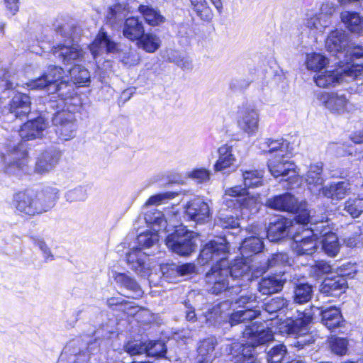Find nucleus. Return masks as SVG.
<instances>
[{"label": "nucleus", "mask_w": 363, "mask_h": 363, "mask_svg": "<svg viewBox=\"0 0 363 363\" xmlns=\"http://www.w3.org/2000/svg\"><path fill=\"white\" fill-rule=\"evenodd\" d=\"M59 196L60 190L55 186L28 189L13 194L11 205L18 215L31 217L53 208Z\"/></svg>", "instance_id": "3"}, {"label": "nucleus", "mask_w": 363, "mask_h": 363, "mask_svg": "<svg viewBox=\"0 0 363 363\" xmlns=\"http://www.w3.org/2000/svg\"><path fill=\"white\" fill-rule=\"evenodd\" d=\"M147 255L140 248L133 247L127 255V262L130 269L133 271L144 272L146 268Z\"/></svg>", "instance_id": "33"}, {"label": "nucleus", "mask_w": 363, "mask_h": 363, "mask_svg": "<svg viewBox=\"0 0 363 363\" xmlns=\"http://www.w3.org/2000/svg\"><path fill=\"white\" fill-rule=\"evenodd\" d=\"M315 230H304V237L300 238L296 235L294 237L292 249L298 255H312L318 247L317 234L313 233Z\"/></svg>", "instance_id": "16"}, {"label": "nucleus", "mask_w": 363, "mask_h": 363, "mask_svg": "<svg viewBox=\"0 0 363 363\" xmlns=\"http://www.w3.org/2000/svg\"><path fill=\"white\" fill-rule=\"evenodd\" d=\"M145 353L147 356L164 357L167 352V347L162 341H151L146 344Z\"/></svg>", "instance_id": "53"}, {"label": "nucleus", "mask_w": 363, "mask_h": 363, "mask_svg": "<svg viewBox=\"0 0 363 363\" xmlns=\"http://www.w3.org/2000/svg\"><path fill=\"white\" fill-rule=\"evenodd\" d=\"M322 322L330 330L340 326L342 315L335 307H331L321 311Z\"/></svg>", "instance_id": "40"}, {"label": "nucleus", "mask_w": 363, "mask_h": 363, "mask_svg": "<svg viewBox=\"0 0 363 363\" xmlns=\"http://www.w3.org/2000/svg\"><path fill=\"white\" fill-rule=\"evenodd\" d=\"M329 150L334 152L338 157L352 155V147L345 144L333 143L329 145Z\"/></svg>", "instance_id": "64"}, {"label": "nucleus", "mask_w": 363, "mask_h": 363, "mask_svg": "<svg viewBox=\"0 0 363 363\" xmlns=\"http://www.w3.org/2000/svg\"><path fill=\"white\" fill-rule=\"evenodd\" d=\"M159 231L146 230L141 233L137 238L138 243L143 247H150L159 241Z\"/></svg>", "instance_id": "48"}, {"label": "nucleus", "mask_w": 363, "mask_h": 363, "mask_svg": "<svg viewBox=\"0 0 363 363\" xmlns=\"http://www.w3.org/2000/svg\"><path fill=\"white\" fill-rule=\"evenodd\" d=\"M90 51L94 58L104 53H116L118 45L101 29L94 42L89 45Z\"/></svg>", "instance_id": "20"}, {"label": "nucleus", "mask_w": 363, "mask_h": 363, "mask_svg": "<svg viewBox=\"0 0 363 363\" xmlns=\"http://www.w3.org/2000/svg\"><path fill=\"white\" fill-rule=\"evenodd\" d=\"M60 156V152L56 150L43 152L36 161L35 172L40 174L51 172L57 164Z\"/></svg>", "instance_id": "26"}, {"label": "nucleus", "mask_w": 363, "mask_h": 363, "mask_svg": "<svg viewBox=\"0 0 363 363\" xmlns=\"http://www.w3.org/2000/svg\"><path fill=\"white\" fill-rule=\"evenodd\" d=\"M229 197L238 199L250 198L247 189L244 186H235L226 189L223 198L229 199Z\"/></svg>", "instance_id": "59"}, {"label": "nucleus", "mask_w": 363, "mask_h": 363, "mask_svg": "<svg viewBox=\"0 0 363 363\" xmlns=\"http://www.w3.org/2000/svg\"><path fill=\"white\" fill-rule=\"evenodd\" d=\"M344 209L354 218L363 213V194L350 197L345 202Z\"/></svg>", "instance_id": "43"}, {"label": "nucleus", "mask_w": 363, "mask_h": 363, "mask_svg": "<svg viewBox=\"0 0 363 363\" xmlns=\"http://www.w3.org/2000/svg\"><path fill=\"white\" fill-rule=\"evenodd\" d=\"M320 103L331 113L345 116L354 110L346 96L337 92H322L318 95Z\"/></svg>", "instance_id": "12"}, {"label": "nucleus", "mask_w": 363, "mask_h": 363, "mask_svg": "<svg viewBox=\"0 0 363 363\" xmlns=\"http://www.w3.org/2000/svg\"><path fill=\"white\" fill-rule=\"evenodd\" d=\"M189 177L195 180L197 183H204L209 181L211 171L206 168H199L191 171L188 174Z\"/></svg>", "instance_id": "62"}, {"label": "nucleus", "mask_w": 363, "mask_h": 363, "mask_svg": "<svg viewBox=\"0 0 363 363\" xmlns=\"http://www.w3.org/2000/svg\"><path fill=\"white\" fill-rule=\"evenodd\" d=\"M348 35L342 30H335L330 33L326 42V49L334 54H341L348 46Z\"/></svg>", "instance_id": "27"}, {"label": "nucleus", "mask_w": 363, "mask_h": 363, "mask_svg": "<svg viewBox=\"0 0 363 363\" xmlns=\"http://www.w3.org/2000/svg\"><path fill=\"white\" fill-rule=\"evenodd\" d=\"M223 199L225 205L228 208L233 209H238L242 207L249 208L250 205L255 203L256 201V199L254 197L244 199L229 197V199L223 198Z\"/></svg>", "instance_id": "50"}, {"label": "nucleus", "mask_w": 363, "mask_h": 363, "mask_svg": "<svg viewBox=\"0 0 363 363\" xmlns=\"http://www.w3.org/2000/svg\"><path fill=\"white\" fill-rule=\"evenodd\" d=\"M177 194L174 192L160 193L150 196L145 202V206L160 205L174 199Z\"/></svg>", "instance_id": "58"}, {"label": "nucleus", "mask_w": 363, "mask_h": 363, "mask_svg": "<svg viewBox=\"0 0 363 363\" xmlns=\"http://www.w3.org/2000/svg\"><path fill=\"white\" fill-rule=\"evenodd\" d=\"M350 72L347 67L340 65L333 70L320 71L313 77V80L316 85L321 88H328L335 86L342 82H349L351 80Z\"/></svg>", "instance_id": "14"}, {"label": "nucleus", "mask_w": 363, "mask_h": 363, "mask_svg": "<svg viewBox=\"0 0 363 363\" xmlns=\"http://www.w3.org/2000/svg\"><path fill=\"white\" fill-rule=\"evenodd\" d=\"M320 234L323 236L322 240L323 250L329 256H335L340 250V244L336 234L331 232L320 231Z\"/></svg>", "instance_id": "36"}, {"label": "nucleus", "mask_w": 363, "mask_h": 363, "mask_svg": "<svg viewBox=\"0 0 363 363\" xmlns=\"http://www.w3.org/2000/svg\"><path fill=\"white\" fill-rule=\"evenodd\" d=\"M65 197L68 202L85 201L87 198V191L84 186H77L66 192Z\"/></svg>", "instance_id": "55"}, {"label": "nucleus", "mask_w": 363, "mask_h": 363, "mask_svg": "<svg viewBox=\"0 0 363 363\" xmlns=\"http://www.w3.org/2000/svg\"><path fill=\"white\" fill-rule=\"evenodd\" d=\"M225 275L226 277H224L223 274H217V277H215L216 281L211 289L213 294H220L229 288V281L227 279L230 278L233 280V274H225Z\"/></svg>", "instance_id": "56"}, {"label": "nucleus", "mask_w": 363, "mask_h": 363, "mask_svg": "<svg viewBox=\"0 0 363 363\" xmlns=\"http://www.w3.org/2000/svg\"><path fill=\"white\" fill-rule=\"evenodd\" d=\"M340 63L352 72V74H350L351 79H354L363 73V47H350L346 52L345 61Z\"/></svg>", "instance_id": "18"}, {"label": "nucleus", "mask_w": 363, "mask_h": 363, "mask_svg": "<svg viewBox=\"0 0 363 363\" xmlns=\"http://www.w3.org/2000/svg\"><path fill=\"white\" fill-rule=\"evenodd\" d=\"M323 164L322 162L312 163L303 176L308 189L315 194H320L325 179L323 177Z\"/></svg>", "instance_id": "19"}, {"label": "nucleus", "mask_w": 363, "mask_h": 363, "mask_svg": "<svg viewBox=\"0 0 363 363\" xmlns=\"http://www.w3.org/2000/svg\"><path fill=\"white\" fill-rule=\"evenodd\" d=\"M161 272H194L196 270L194 264L177 265L174 263H165L160 265Z\"/></svg>", "instance_id": "52"}, {"label": "nucleus", "mask_w": 363, "mask_h": 363, "mask_svg": "<svg viewBox=\"0 0 363 363\" xmlns=\"http://www.w3.org/2000/svg\"><path fill=\"white\" fill-rule=\"evenodd\" d=\"M138 40V47L149 53L155 52L161 45L160 38L151 33H143Z\"/></svg>", "instance_id": "37"}, {"label": "nucleus", "mask_w": 363, "mask_h": 363, "mask_svg": "<svg viewBox=\"0 0 363 363\" xmlns=\"http://www.w3.org/2000/svg\"><path fill=\"white\" fill-rule=\"evenodd\" d=\"M288 261L289 257L285 253H277L272 255L271 258L268 259L264 264H261L259 267H256L255 268L254 272H266L273 267L284 265L288 262Z\"/></svg>", "instance_id": "45"}, {"label": "nucleus", "mask_w": 363, "mask_h": 363, "mask_svg": "<svg viewBox=\"0 0 363 363\" xmlns=\"http://www.w3.org/2000/svg\"><path fill=\"white\" fill-rule=\"evenodd\" d=\"M328 63V60L321 54L313 52L306 55V65L309 70L318 72Z\"/></svg>", "instance_id": "44"}, {"label": "nucleus", "mask_w": 363, "mask_h": 363, "mask_svg": "<svg viewBox=\"0 0 363 363\" xmlns=\"http://www.w3.org/2000/svg\"><path fill=\"white\" fill-rule=\"evenodd\" d=\"M53 26L57 34L67 39L72 38L77 29L74 21L69 18L60 17Z\"/></svg>", "instance_id": "34"}, {"label": "nucleus", "mask_w": 363, "mask_h": 363, "mask_svg": "<svg viewBox=\"0 0 363 363\" xmlns=\"http://www.w3.org/2000/svg\"><path fill=\"white\" fill-rule=\"evenodd\" d=\"M30 111V97L24 94L18 93L11 99L9 112L16 118L23 119Z\"/></svg>", "instance_id": "28"}, {"label": "nucleus", "mask_w": 363, "mask_h": 363, "mask_svg": "<svg viewBox=\"0 0 363 363\" xmlns=\"http://www.w3.org/2000/svg\"><path fill=\"white\" fill-rule=\"evenodd\" d=\"M123 348L130 356L145 353V350H147L146 344L138 341L128 342Z\"/></svg>", "instance_id": "61"}, {"label": "nucleus", "mask_w": 363, "mask_h": 363, "mask_svg": "<svg viewBox=\"0 0 363 363\" xmlns=\"http://www.w3.org/2000/svg\"><path fill=\"white\" fill-rule=\"evenodd\" d=\"M185 213L190 220L197 223L209 221L211 215L208 204L200 198L189 201L185 207Z\"/></svg>", "instance_id": "17"}, {"label": "nucleus", "mask_w": 363, "mask_h": 363, "mask_svg": "<svg viewBox=\"0 0 363 363\" xmlns=\"http://www.w3.org/2000/svg\"><path fill=\"white\" fill-rule=\"evenodd\" d=\"M217 344L216 338L212 336L201 341L198 347V352L203 359L197 363H211L216 357L214 350Z\"/></svg>", "instance_id": "32"}, {"label": "nucleus", "mask_w": 363, "mask_h": 363, "mask_svg": "<svg viewBox=\"0 0 363 363\" xmlns=\"http://www.w3.org/2000/svg\"><path fill=\"white\" fill-rule=\"evenodd\" d=\"M250 236L245 238L240 246L241 257L233 262H229L226 258L228 246L225 239L219 238L206 243L201 250L198 262L204 265L213 262L210 272H254V264L251 257L261 252L264 247L262 230L257 225L250 226L247 228Z\"/></svg>", "instance_id": "1"}, {"label": "nucleus", "mask_w": 363, "mask_h": 363, "mask_svg": "<svg viewBox=\"0 0 363 363\" xmlns=\"http://www.w3.org/2000/svg\"><path fill=\"white\" fill-rule=\"evenodd\" d=\"M236 121L244 133L249 135H255L259 129V111L252 103H243L238 107Z\"/></svg>", "instance_id": "11"}, {"label": "nucleus", "mask_w": 363, "mask_h": 363, "mask_svg": "<svg viewBox=\"0 0 363 363\" xmlns=\"http://www.w3.org/2000/svg\"><path fill=\"white\" fill-rule=\"evenodd\" d=\"M77 97L60 99L58 102H51V107L58 109L52 118V123L55 126V132L59 138L69 140L75 135L77 125L72 111L70 110L69 101L77 100Z\"/></svg>", "instance_id": "8"}, {"label": "nucleus", "mask_w": 363, "mask_h": 363, "mask_svg": "<svg viewBox=\"0 0 363 363\" xmlns=\"http://www.w3.org/2000/svg\"><path fill=\"white\" fill-rule=\"evenodd\" d=\"M263 174L258 170L242 171L244 186L246 189L257 187L262 184Z\"/></svg>", "instance_id": "47"}, {"label": "nucleus", "mask_w": 363, "mask_h": 363, "mask_svg": "<svg viewBox=\"0 0 363 363\" xmlns=\"http://www.w3.org/2000/svg\"><path fill=\"white\" fill-rule=\"evenodd\" d=\"M286 354V349L284 345L273 347L267 353L268 363H281Z\"/></svg>", "instance_id": "54"}, {"label": "nucleus", "mask_w": 363, "mask_h": 363, "mask_svg": "<svg viewBox=\"0 0 363 363\" xmlns=\"http://www.w3.org/2000/svg\"><path fill=\"white\" fill-rule=\"evenodd\" d=\"M289 145V142L283 138H268L259 145L263 153L269 155L267 167L271 174L275 178H296L298 175L296 165L290 160Z\"/></svg>", "instance_id": "5"}, {"label": "nucleus", "mask_w": 363, "mask_h": 363, "mask_svg": "<svg viewBox=\"0 0 363 363\" xmlns=\"http://www.w3.org/2000/svg\"><path fill=\"white\" fill-rule=\"evenodd\" d=\"M335 9L332 4L327 3L322 5L320 13H307L304 19L305 26L313 35L323 33L328 26L329 16L335 12Z\"/></svg>", "instance_id": "13"}, {"label": "nucleus", "mask_w": 363, "mask_h": 363, "mask_svg": "<svg viewBox=\"0 0 363 363\" xmlns=\"http://www.w3.org/2000/svg\"><path fill=\"white\" fill-rule=\"evenodd\" d=\"M218 158L214 164L215 172H224L234 166L236 158L234 147L229 145H223L218 149Z\"/></svg>", "instance_id": "29"}, {"label": "nucleus", "mask_w": 363, "mask_h": 363, "mask_svg": "<svg viewBox=\"0 0 363 363\" xmlns=\"http://www.w3.org/2000/svg\"><path fill=\"white\" fill-rule=\"evenodd\" d=\"M138 10L145 22L151 26H157L164 22V17L152 7L140 5Z\"/></svg>", "instance_id": "41"}, {"label": "nucleus", "mask_w": 363, "mask_h": 363, "mask_svg": "<svg viewBox=\"0 0 363 363\" xmlns=\"http://www.w3.org/2000/svg\"><path fill=\"white\" fill-rule=\"evenodd\" d=\"M344 242L348 247H360L363 245V231L360 227H357L353 234L345 238Z\"/></svg>", "instance_id": "57"}, {"label": "nucleus", "mask_w": 363, "mask_h": 363, "mask_svg": "<svg viewBox=\"0 0 363 363\" xmlns=\"http://www.w3.org/2000/svg\"><path fill=\"white\" fill-rule=\"evenodd\" d=\"M64 70L57 66L49 67L46 73L41 77L26 83L30 89L41 90L46 89L50 93L55 94L52 96L51 102H58L60 99L71 98L73 94L72 84L63 79Z\"/></svg>", "instance_id": "6"}, {"label": "nucleus", "mask_w": 363, "mask_h": 363, "mask_svg": "<svg viewBox=\"0 0 363 363\" xmlns=\"http://www.w3.org/2000/svg\"><path fill=\"white\" fill-rule=\"evenodd\" d=\"M347 288V281L345 276L337 274L324 279L320 286V291L326 296H338Z\"/></svg>", "instance_id": "22"}, {"label": "nucleus", "mask_w": 363, "mask_h": 363, "mask_svg": "<svg viewBox=\"0 0 363 363\" xmlns=\"http://www.w3.org/2000/svg\"><path fill=\"white\" fill-rule=\"evenodd\" d=\"M266 205L275 210L290 213L296 212L299 208V202L297 199L289 193L269 199Z\"/></svg>", "instance_id": "24"}, {"label": "nucleus", "mask_w": 363, "mask_h": 363, "mask_svg": "<svg viewBox=\"0 0 363 363\" xmlns=\"http://www.w3.org/2000/svg\"><path fill=\"white\" fill-rule=\"evenodd\" d=\"M297 215L294 217L296 223L306 225L312 222V218L310 216L309 212L306 209V202H299V208L295 212Z\"/></svg>", "instance_id": "60"}, {"label": "nucleus", "mask_w": 363, "mask_h": 363, "mask_svg": "<svg viewBox=\"0 0 363 363\" xmlns=\"http://www.w3.org/2000/svg\"><path fill=\"white\" fill-rule=\"evenodd\" d=\"M288 306V301L282 297H277L271 299L264 304V310L269 314L277 312L284 311V308Z\"/></svg>", "instance_id": "51"}, {"label": "nucleus", "mask_w": 363, "mask_h": 363, "mask_svg": "<svg viewBox=\"0 0 363 363\" xmlns=\"http://www.w3.org/2000/svg\"><path fill=\"white\" fill-rule=\"evenodd\" d=\"M165 242L167 247L172 252L181 256L189 255L197 245L195 233L182 225L177 227L176 230L167 237Z\"/></svg>", "instance_id": "10"}, {"label": "nucleus", "mask_w": 363, "mask_h": 363, "mask_svg": "<svg viewBox=\"0 0 363 363\" xmlns=\"http://www.w3.org/2000/svg\"><path fill=\"white\" fill-rule=\"evenodd\" d=\"M48 125L44 118L38 117L24 123L18 132L13 131L6 138L0 150V163L6 174L19 175L27 170V152L19 138L23 140L40 138Z\"/></svg>", "instance_id": "2"}, {"label": "nucleus", "mask_w": 363, "mask_h": 363, "mask_svg": "<svg viewBox=\"0 0 363 363\" xmlns=\"http://www.w3.org/2000/svg\"><path fill=\"white\" fill-rule=\"evenodd\" d=\"M351 184L348 181L332 182L322 189L320 194L332 200H342L350 192Z\"/></svg>", "instance_id": "30"}, {"label": "nucleus", "mask_w": 363, "mask_h": 363, "mask_svg": "<svg viewBox=\"0 0 363 363\" xmlns=\"http://www.w3.org/2000/svg\"><path fill=\"white\" fill-rule=\"evenodd\" d=\"M53 55L65 64L71 65L82 60L84 52L77 44L60 45L53 48Z\"/></svg>", "instance_id": "21"}, {"label": "nucleus", "mask_w": 363, "mask_h": 363, "mask_svg": "<svg viewBox=\"0 0 363 363\" xmlns=\"http://www.w3.org/2000/svg\"><path fill=\"white\" fill-rule=\"evenodd\" d=\"M242 334L247 339L246 343L234 342L228 345L229 354L235 357V363H261L253 351L255 347L273 340L272 330L264 323L256 322L246 326Z\"/></svg>", "instance_id": "4"}, {"label": "nucleus", "mask_w": 363, "mask_h": 363, "mask_svg": "<svg viewBox=\"0 0 363 363\" xmlns=\"http://www.w3.org/2000/svg\"><path fill=\"white\" fill-rule=\"evenodd\" d=\"M312 295L311 285L305 283L298 284L294 290V301L298 304L306 303L311 299Z\"/></svg>", "instance_id": "42"}, {"label": "nucleus", "mask_w": 363, "mask_h": 363, "mask_svg": "<svg viewBox=\"0 0 363 363\" xmlns=\"http://www.w3.org/2000/svg\"><path fill=\"white\" fill-rule=\"evenodd\" d=\"M129 13L130 8L127 5L118 4L110 8L107 19L111 24H115L125 18L123 35L130 40H138L145 32L143 24L138 18L128 17Z\"/></svg>", "instance_id": "9"}, {"label": "nucleus", "mask_w": 363, "mask_h": 363, "mask_svg": "<svg viewBox=\"0 0 363 363\" xmlns=\"http://www.w3.org/2000/svg\"><path fill=\"white\" fill-rule=\"evenodd\" d=\"M229 309L230 304L227 301L213 306L211 308L208 309L203 314L206 323L209 326L217 327L228 320H229Z\"/></svg>", "instance_id": "23"}, {"label": "nucleus", "mask_w": 363, "mask_h": 363, "mask_svg": "<svg viewBox=\"0 0 363 363\" xmlns=\"http://www.w3.org/2000/svg\"><path fill=\"white\" fill-rule=\"evenodd\" d=\"M341 18L351 32L358 34L363 32V19L358 13L345 11L342 13Z\"/></svg>", "instance_id": "39"}, {"label": "nucleus", "mask_w": 363, "mask_h": 363, "mask_svg": "<svg viewBox=\"0 0 363 363\" xmlns=\"http://www.w3.org/2000/svg\"><path fill=\"white\" fill-rule=\"evenodd\" d=\"M294 228L291 220L278 218L270 223L267 230V238L271 242H277L288 235Z\"/></svg>", "instance_id": "25"}, {"label": "nucleus", "mask_w": 363, "mask_h": 363, "mask_svg": "<svg viewBox=\"0 0 363 363\" xmlns=\"http://www.w3.org/2000/svg\"><path fill=\"white\" fill-rule=\"evenodd\" d=\"M101 340L83 335L71 340L62 352L57 363H86L99 350Z\"/></svg>", "instance_id": "7"}, {"label": "nucleus", "mask_w": 363, "mask_h": 363, "mask_svg": "<svg viewBox=\"0 0 363 363\" xmlns=\"http://www.w3.org/2000/svg\"><path fill=\"white\" fill-rule=\"evenodd\" d=\"M285 281L280 274H272L261 279L259 283V291L265 295L277 293L282 289Z\"/></svg>", "instance_id": "31"}, {"label": "nucleus", "mask_w": 363, "mask_h": 363, "mask_svg": "<svg viewBox=\"0 0 363 363\" xmlns=\"http://www.w3.org/2000/svg\"><path fill=\"white\" fill-rule=\"evenodd\" d=\"M146 223L151 225L154 231L165 230L167 227V221L162 212L153 209L145 214Z\"/></svg>", "instance_id": "35"}, {"label": "nucleus", "mask_w": 363, "mask_h": 363, "mask_svg": "<svg viewBox=\"0 0 363 363\" xmlns=\"http://www.w3.org/2000/svg\"><path fill=\"white\" fill-rule=\"evenodd\" d=\"M297 313V316L288 318L281 324L284 332L289 335L296 336L307 333L308 325L313 320V315L310 310H306L303 312L298 311Z\"/></svg>", "instance_id": "15"}, {"label": "nucleus", "mask_w": 363, "mask_h": 363, "mask_svg": "<svg viewBox=\"0 0 363 363\" xmlns=\"http://www.w3.org/2000/svg\"><path fill=\"white\" fill-rule=\"evenodd\" d=\"M260 314L259 310L256 308H249L238 310L233 313L229 318V323L231 325H237L240 323H244L247 320H252Z\"/></svg>", "instance_id": "38"}, {"label": "nucleus", "mask_w": 363, "mask_h": 363, "mask_svg": "<svg viewBox=\"0 0 363 363\" xmlns=\"http://www.w3.org/2000/svg\"><path fill=\"white\" fill-rule=\"evenodd\" d=\"M69 72L73 82L79 86H83V84L88 82L90 79L89 72L84 67L75 66L69 69Z\"/></svg>", "instance_id": "49"}, {"label": "nucleus", "mask_w": 363, "mask_h": 363, "mask_svg": "<svg viewBox=\"0 0 363 363\" xmlns=\"http://www.w3.org/2000/svg\"><path fill=\"white\" fill-rule=\"evenodd\" d=\"M347 340L345 338L335 337L331 342L332 351L338 354L344 355L347 351Z\"/></svg>", "instance_id": "63"}, {"label": "nucleus", "mask_w": 363, "mask_h": 363, "mask_svg": "<svg viewBox=\"0 0 363 363\" xmlns=\"http://www.w3.org/2000/svg\"><path fill=\"white\" fill-rule=\"evenodd\" d=\"M297 262L305 267V269H303V271H308L310 272L324 273L332 272L331 266L324 260L316 261L313 259H311L309 260V263L305 264L301 260V257H298L297 259Z\"/></svg>", "instance_id": "46"}]
</instances>
